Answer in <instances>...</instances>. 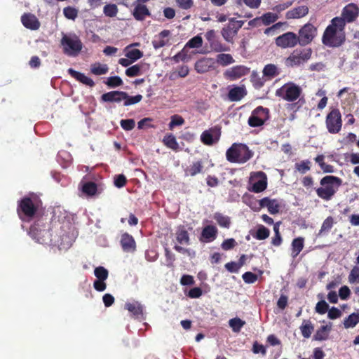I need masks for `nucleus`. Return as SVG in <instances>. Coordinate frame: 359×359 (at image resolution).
<instances>
[{
    "label": "nucleus",
    "instance_id": "f257e3e1",
    "mask_svg": "<svg viewBox=\"0 0 359 359\" xmlns=\"http://www.w3.org/2000/svg\"><path fill=\"white\" fill-rule=\"evenodd\" d=\"M344 24L339 17L332 19L322 37V42L328 47H339L345 41Z\"/></svg>",
    "mask_w": 359,
    "mask_h": 359
},
{
    "label": "nucleus",
    "instance_id": "f03ea898",
    "mask_svg": "<svg viewBox=\"0 0 359 359\" xmlns=\"http://www.w3.org/2000/svg\"><path fill=\"white\" fill-rule=\"evenodd\" d=\"M41 204V201L36 195L23 197L18 201L17 213L19 218L25 222L34 219Z\"/></svg>",
    "mask_w": 359,
    "mask_h": 359
},
{
    "label": "nucleus",
    "instance_id": "7ed1b4c3",
    "mask_svg": "<svg viewBox=\"0 0 359 359\" xmlns=\"http://www.w3.org/2000/svg\"><path fill=\"white\" fill-rule=\"evenodd\" d=\"M341 183L342 180L341 178L333 175H327L320 180V184L321 187L316 189V194L320 198L325 201H330L335 194Z\"/></svg>",
    "mask_w": 359,
    "mask_h": 359
},
{
    "label": "nucleus",
    "instance_id": "20e7f679",
    "mask_svg": "<svg viewBox=\"0 0 359 359\" xmlns=\"http://www.w3.org/2000/svg\"><path fill=\"white\" fill-rule=\"evenodd\" d=\"M303 90L301 86L294 82L290 81L276 90L275 95L288 102H294L298 100L297 103L304 102V99H300Z\"/></svg>",
    "mask_w": 359,
    "mask_h": 359
},
{
    "label": "nucleus",
    "instance_id": "39448f33",
    "mask_svg": "<svg viewBox=\"0 0 359 359\" xmlns=\"http://www.w3.org/2000/svg\"><path fill=\"white\" fill-rule=\"evenodd\" d=\"M252 156V151L244 144L234 143L226 153V159L231 163H244Z\"/></svg>",
    "mask_w": 359,
    "mask_h": 359
},
{
    "label": "nucleus",
    "instance_id": "423d86ee",
    "mask_svg": "<svg viewBox=\"0 0 359 359\" xmlns=\"http://www.w3.org/2000/svg\"><path fill=\"white\" fill-rule=\"evenodd\" d=\"M312 53L311 48H297L286 58L285 65L290 67L303 65L311 57Z\"/></svg>",
    "mask_w": 359,
    "mask_h": 359
},
{
    "label": "nucleus",
    "instance_id": "0eeeda50",
    "mask_svg": "<svg viewBox=\"0 0 359 359\" xmlns=\"http://www.w3.org/2000/svg\"><path fill=\"white\" fill-rule=\"evenodd\" d=\"M60 42L63 47L64 53L69 56L78 55L83 47L81 41L76 35L69 36L65 34L61 39Z\"/></svg>",
    "mask_w": 359,
    "mask_h": 359
},
{
    "label": "nucleus",
    "instance_id": "6e6552de",
    "mask_svg": "<svg viewBox=\"0 0 359 359\" xmlns=\"http://www.w3.org/2000/svg\"><path fill=\"white\" fill-rule=\"evenodd\" d=\"M325 126L327 131L331 134H337L341 131L342 119L341 112L338 109H332L327 114Z\"/></svg>",
    "mask_w": 359,
    "mask_h": 359
},
{
    "label": "nucleus",
    "instance_id": "1a4fd4ad",
    "mask_svg": "<svg viewBox=\"0 0 359 359\" xmlns=\"http://www.w3.org/2000/svg\"><path fill=\"white\" fill-rule=\"evenodd\" d=\"M244 22L243 20H237L232 18L229 20V22L222 28L221 34L224 39L232 43L234 37L237 35L239 29L243 27Z\"/></svg>",
    "mask_w": 359,
    "mask_h": 359
},
{
    "label": "nucleus",
    "instance_id": "9d476101",
    "mask_svg": "<svg viewBox=\"0 0 359 359\" xmlns=\"http://www.w3.org/2000/svg\"><path fill=\"white\" fill-rule=\"evenodd\" d=\"M269 118V109L262 106H259L252 111L248 123L251 127H259L263 126Z\"/></svg>",
    "mask_w": 359,
    "mask_h": 359
},
{
    "label": "nucleus",
    "instance_id": "9b49d317",
    "mask_svg": "<svg viewBox=\"0 0 359 359\" xmlns=\"http://www.w3.org/2000/svg\"><path fill=\"white\" fill-rule=\"evenodd\" d=\"M317 35V28L311 23H306L302 27L298 32L299 44L305 46L312 42Z\"/></svg>",
    "mask_w": 359,
    "mask_h": 359
},
{
    "label": "nucleus",
    "instance_id": "f8f14e48",
    "mask_svg": "<svg viewBox=\"0 0 359 359\" xmlns=\"http://www.w3.org/2000/svg\"><path fill=\"white\" fill-rule=\"evenodd\" d=\"M250 183L252 184L250 191L255 193L264 191L267 187L266 175L262 171L252 172L250 176Z\"/></svg>",
    "mask_w": 359,
    "mask_h": 359
},
{
    "label": "nucleus",
    "instance_id": "ddd939ff",
    "mask_svg": "<svg viewBox=\"0 0 359 359\" xmlns=\"http://www.w3.org/2000/svg\"><path fill=\"white\" fill-rule=\"evenodd\" d=\"M297 34L292 32H287L276 39V44L282 48H293L299 43Z\"/></svg>",
    "mask_w": 359,
    "mask_h": 359
},
{
    "label": "nucleus",
    "instance_id": "4468645a",
    "mask_svg": "<svg viewBox=\"0 0 359 359\" xmlns=\"http://www.w3.org/2000/svg\"><path fill=\"white\" fill-rule=\"evenodd\" d=\"M359 13V8L355 4L351 3L346 5L342 10L341 16L339 17L344 24V27L346 23L355 21Z\"/></svg>",
    "mask_w": 359,
    "mask_h": 359
},
{
    "label": "nucleus",
    "instance_id": "2eb2a0df",
    "mask_svg": "<svg viewBox=\"0 0 359 359\" xmlns=\"http://www.w3.org/2000/svg\"><path fill=\"white\" fill-rule=\"evenodd\" d=\"M220 136V128L215 126L206 130L201 135V141L208 146H211L217 142Z\"/></svg>",
    "mask_w": 359,
    "mask_h": 359
},
{
    "label": "nucleus",
    "instance_id": "dca6fc26",
    "mask_svg": "<svg viewBox=\"0 0 359 359\" xmlns=\"http://www.w3.org/2000/svg\"><path fill=\"white\" fill-rule=\"evenodd\" d=\"M249 72L250 68L244 65H236L227 69L224 72V76L228 80L235 81L248 74Z\"/></svg>",
    "mask_w": 359,
    "mask_h": 359
},
{
    "label": "nucleus",
    "instance_id": "f3484780",
    "mask_svg": "<svg viewBox=\"0 0 359 359\" xmlns=\"http://www.w3.org/2000/svg\"><path fill=\"white\" fill-rule=\"evenodd\" d=\"M258 203V207L255 208L256 210L266 208L269 212L271 215L278 213L281 207L280 203L278 199H271L269 197H264L259 200Z\"/></svg>",
    "mask_w": 359,
    "mask_h": 359
},
{
    "label": "nucleus",
    "instance_id": "a211bd4d",
    "mask_svg": "<svg viewBox=\"0 0 359 359\" xmlns=\"http://www.w3.org/2000/svg\"><path fill=\"white\" fill-rule=\"evenodd\" d=\"M41 219H39L34 222V223L30 226L29 234L38 242L41 243H47L46 239L43 238L45 234H48V232L46 229H42L41 226Z\"/></svg>",
    "mask_w": 359,
    "mask_h": 359
},
{
    "label": "nucleus",
    "instance_id": "6ab92c4d",
    "mask_svg": "<svg viewBox=\"0 0 359 359\" xmlns=\"http://www.w3.org/2000/svg\"><path fill=\"white\" fill-rule=\"evenodd\" d=\"M21 22L25 27L31 30H37L41 25L38 18L31 13H24L21 16Z\"/></svg>",
    "mask_w": 359,
    "mask_h": 359
},
{
    "label": "nucleus",
    "instance_id": "aec40b11",
    "mask_svg": "<svg viewBox=\"0 0 359 359\" xmlns=\"http://www.w3.org/2000/svg\"><path fill=\"white\" fill-rule=\"evenodd\" d=\"M218 230L215 226L207 225L202 231L199 240L203 243H210L216 239Z\"/></svg>",
    "mask_w": 359,
    "mask_h": 359
},
{
    "label": "nucleus",
    "instance_id": "412c9836",
    "mask_svg": "<svg viewBox=\"0 0 359 359\" xmlns=\"http://www.w3.org/2000/svg\"><path fill=\"white\" fill-rule=\"evenodd\" d=\"M215 61L210 57H203L198 60L194 65L195 70L199 74H204L212 69Z\"/></svg>",
    "mask_w": 359,
    "mask_h": 359
},
{
    "label": "nucleus",
    "instance_id": "4be33fe9",
    "mask_svg": "<svg viewBox=\"0 0 359 359\" xmlns=\"http://www.w3.org/2000/svg\"><path fill=\"white\" fill-rule=\"evenodd\" d=\"M127 96V93L124 91L114 90L104 93L101 96V100L105 102L119 103L123 101Z\"/></svg>",
    "mask_w": 359,
    "mask_h": 359
},
{
    "label": "nucleus",
    "instance_id": "5701e85b",
    "mask_svg": "<svg viewBox=\"0 0 359 359\" xmlns=\"http://www.w3.org/2000/svg\"><path fill=\"white\" fill-rule=\"evenodd\" d=\"M120 243L124 252H133L136 250L135 241L128 233L122 234Z\"/></svg>",
    "mask_w": 359,
    "mask_h": 359
},
{
    "label": "nucleus",
    "instance_id": "b1692460",
    "mask_svg": "<svg viewBox=\"0 0 359 359\" xmlns=\"http://www.w3.org/2000/svg\"><path fill=\"white\" fill-rule=\"evenodd\" d=\"M170 32L168 29L161 31L152 41V45L155 49L163 48L169 44V36Z\"/></svg>",
    "mask_w": 359,
    "mask_h": 359
},
{
    "label": "nucleus",
    "instance_id": "393cba45",
    "mask_svg": "<svg viewBox=\"0 0 359 359\" xmlns=\"http://www.w3.org/2000/svg\"><path fill=\"white\" fill-rule=\"evenodd\" d=\"M124 308L128 310L135 318H141L143 316V306L137 301L126 302Z\"/></svg>",
    "mask_w": 359,
    "mask_h": 359
},
{
    "label": "nucleus",
    "instance_id": "a878e982",
    "mask_svg": "<svg viewBox=\"0 0 359 359\" xmlns=\"http://www.w3.org/2000/svg\"><path fill=\"white\" fill-rule=\"evenodd\" d=\"M247 95V90L244 86H234L228 93V99L231 102L241 100Z\"/></svg>",
    "mask_w": 359,
    "mask_h": 359
},
{
    "label": "nucleus",
    "instance_id": "bb28decb",
    "mask_svg": "<svg viewBox=\"0 0 359 359\" xmlns=\"http://www.w3.org/2000/svg\"><path fill=\"white\" fill-rule=\"evenodd\" d=\"M308 13V6H300L288 11L285 14V18L287 20L298 19L306 16Z\"/></svg>",
    "mask_w": 359,
    "mask_h": 359
},
{
    "label": "nucleus",
    "instance_id": "cd10ccee",
    "mask_svg": "<svg viewBox=\"0 0 359 359\" xmlns=\"http://www.w3.org/2000/svg\"><path fill=\"white\" fill-rule=\"evenodd\" d=\"M67 72L71 76L81 83L85 84L89 87H93L95 86V82L93 80L86 76L83 73L77 72L72 68L68 69Z\"/></svg>",
    "mask_w": 359,
    "mask_h": 359
},
{
    "label": "nucleus",
    "instance_id": "c85d7f7f",
    "mask_svg": "<svg viewBox=\"0 0 359 359\" xmlns=\"http://www.w3.org/2000/svg\"><path fill=\"white\" fill-rule=\"evenodd\" d=\"M133 15L135 20L142 21L146 17L150 16L151 13L145 5L137 4L133 10Z\"/></svg>",
    "mask_w": 359,
    "mask_h": 359
},
{
    "label": "nucleus",
    "instance_id": "c756f323",
    "mask_svg": "<svg viewBox=\"0 0 359 359\" xmlns=\"http://www.w3.org/2000/svg\"><path fill=\"white\" fill-rule=\"evenodd\" d=\"M176 240L179 244L189 245H190V238L188 231L184 226H180L175 233Z\"/></svg>",
    "mask_w": 359,
    "mask_h": 359
},
{
    "label": "nucleus",
    "instance_id": "7c9ffc66",
    "mask_svg": "<svg viewBox=\"0 0 359 359\" xmlns=\"http://www.w3.org/2000/svg\"><path fill=\"white\" fill-rule=\"evenodd\" d=\"M331 330V325H326L320 326L313 335V340L321 341L328 339Z\"/></svg>",
    "mask_w": 359,
    "mask_h": 359
},
{
    "label": "nucleus",
    "instance_id": "2f4dec72",
    "mask_svg": "<svg viewBox=\"0 0 359 359\" xmlns=\"http://www.w3.org/2000/svg\"><path fill=\"white\" fill-rule=\"evenodd\" d=\"M304 247V238L303 237H297L294 238L291 243V256L296 258L301 252Z\"/></svg>",
    "mask_w": 359,
    "mask_h": 359
},
{
    "label": "nucleus",
    "instance_id": "473e14b6",
    "mask_svg": "<svg viewBox=\"0 0 359 359\" xmlns=\"http://www.w3.org/2000/svg\"><path fill=\"white\" fill-rule=\"evenodd\" d=\"M203 168V162L201 161H198L194 162L189 167H188L185 170V175L187 176L194 177L197 174L202 172Z\"/></svg>",
    "mask_w": 359,
    "mask_h": 359
},
{
    "label": "nucleus",
    "instance_id": "72a5a7b5",
    "mask_svg": "<svg viewBox=\"0 0 359 359\" xmlns=\"http://www.w3.org/2000/svg\"><path fill=\"white\" fill-rule=\"evenodd\" d=\"M299 329L302 336L309 339L314 330V325L310 320H303Z\"/></svg>",
    "mask_w": 359,
    "mask_h": 359
},
{
    "label": "nucleus",
    "instance_id": "f704fd0d",
    "mask_svg": "<svg viewBox=\"0 0 359 359\" xmlns=\"http://www.w3.org/2000/svg\"><path fill=\"white\" fill-rule=\"evenodd\" d=\"M109 67L106 64L95 62L90 66V72L97 76L103 75L108 72Z\"/></svg>",
    "mask_w": 359,
    "mask_h": 359
},
{
    "label": "nucleus",
    "instance_id": "c9c22d12",
    "mask_svg": "<svg viewBox=\"0 0 359 359\" xmlns=\"http://www.w3.org/2000/svg\"><path fill=\"white\" fill-rule=\"evenodd\" d=\"M263 75L269 79L274 78L280 74V71L276 65L268 64L263 69Z\"/></svg>",
    "mask_w": 359,
    "mask_h": 359
},
{
    "label": "nucleus",
    "instance_id": "e433bc0d",
    "mask_svg": "<svg viewBox=\"0 0 359 359\" xmlns=\"http://www.w3.org/2000/svg\"><path fill=\"white\" fill-rule=\"evenodd\" d=\"M216 62L222 67L228 66L235 62V60L231 54L220 53L217 55Z\"/></svg>",
    "mask_w": 359,
    "mask_h": 359
},
{
    "label": "nucleus",
    "instance_id": "4c0bfd02",
    "mask_svg": "<svg viewBox=\"0 0 359 359\" xmlns=\"http://www.w3.org/2000/svg\"><path fill=\"white\" fill-rule=\"evenodd\" d=\"M213 218L216 220L218 225L221 227L229 229L231 225V219L228 216H224L222 213L216 212Z\"/></svg>",
    "mask_w": 359,
    "mask_h": 359
},
{
    "label": "nucleus",
    "instance_id": "58836bf2",
    "mask_svg": "<svg viewBox=\"0 0 359 359\" xmlns=\"http://www.w3.org/2000/svg\"><path fill=\"white\" fill-rule=\"evenodd\" d=\"M163 142L167 147L172 149V150H177L178 149V143L175 135L172 134L165 135Z\"/></svg>",
    "mask_w": 359,
    "mask_h": 359
},
{
    "label": "nucleus",
    "instance_id": "ea45409f",
    "mask_svg": "<svg viewBox=\"0 0 359 359\" xmlns=\"http://www.w3.org/2000/svg\"><path fill=\"white\" fill-rule=\"evenodd\" d=\"M210 46L212 50L216 53H223L230 50V48L228 46L223 44L217 39L210 42Z\"/></svg>",
    "mask_w": 359,
    "mask_h": 359
},
{
    "label": "nucleus",
    "instance_id": "a19ab883",
    "mask_svg": "<svg viewBox=\"0 0 359 359\" xmlns=\"http://www.w3.org/2000/svg\"><path fill=\"white\" fill-rule=\"evenodd\" d=\"M229 325L234 332H239L241 328L245 325V321L239 318H233L229 320Z\"/></svg>",
    "mask_w": 359,
    "mask_h": 359
},
{
    "label": "nucleus",
    "instance_id": "79ce46f5",
    "mask_svg": "<svg viewBox=\"0 0 359 359\" xmlns=\"http://www.w3.org/2000/svg\"><path fill=\"white\" fill-rule=\"evenodd\" d=\"M203 45V39L200 35H196L189 39L184 46V48H198Z\"/></svg>",
    "mask_w": 359,
    "mask_h": 359
},
{
    "label": "nucleus",
    "instance_id": "37998d69",
    "mask_svg": "<svg viewBox=\"0 0 359 359\" xmlns=\"http://www.w3.org/2000/svg\"><path fill=\"white\" fill-rule=\"evenodd\" d=\"M261 18L262 23L266 26H268L275 22L278 19V15L276 13L271 12L263 14Z\"/></svg>",
    "mask_w": 359,
    "mask_h": 359
},
{
    "label": "nucleus",
    "instance_id": "c03bdc74",
    "mask_svg": "<svg viewBox=\"0 0 359 359\" xmlns=\"http://www.w3.org/2000/svg\"><path fill=\"white\" fill-rule=\"evenodd\" d=\"M334 225V219L332 216L327 217L323 222L321 228L319 231L318 235H323L328 231L332 228Z\"/></svg>",
    "mask_w": 359,
    "mask_h": 359
},
{
    "label": "nucleus",
    "instance_id": "a18cd8bd",
    "mask_svg": "<svg viewBox=\"0 0 359 359\" xmlns=\"http://www.w3.org/2000/svg\"><path fill=\"white\" fill-rule=\"evenodd\" d=\"M82 191L84 194L88 196H94L97 193V184L93 182H86L82 187Z\"/></svg>",
    "mask_w": 359,
    "mask_h": 359
},
{
    "label": "nucleus",
    "instance_id": "49530a36",
    "mask_svg": "<svg viewBox=\"0 0 359 359\" xmlns=\"http://www.w3.org/2000/svg\"><path fill=\"white\" fill-rule=\"evenodd\" d=\"M295 170L301 174H305L311 169V162L309 160L302 161L294 165Z\"/></svg>",
    "mask_w": 359,
    "mask_h": 359
},
{
    "label": "nucleus",
    "instance_id": "de8ad7c7",
    "mask_svg": "<svg viewBox=\"0 0 359 359\" xmlns=\"http://www.w3.org/2000/svg\"><path fill=\"white\" fill-rule=\"evenodd\" d=\"M359 322V313H353L344 320V325L346 328L353 327Z\"/></svg>",
    "mask_w": 359,
    "mask_h": 359
},
{
    "label": "nucleus",
    "instance_id": "09e8293b",
    "mask_svg": "<svg viewBox=\"0 0 359 359\" xmlns=\"http://www.w3.org/2000/svg\"><path fill=\"white\" fill-rule=\"evenodd\" d=\"M94 274L97 280H106L108 278L109 272L104 266H97L94 270Z\"/></svg>",
    "mask_w": 359,
    "mask_h": 359
},
{
    "label": "nucleus",
    "instance_id": "8fccbe9b",
    "mask_svg": "<svg viewBox=\"0 0 359 359\" xmlns=\"http://www.w3.org/2000/svg\"><path fill=\"white\" fill-rule=\"evenodd\" d=\"M105 84L110 88H116L123 85V80L118 76H114L107 78L104 82Z\"/></svg>",
    "mask_w": 359,
    "mask_h": 359
},
{
    "label": "nucleus",
    "instance_id": "3c124183",
    "mask_svg": "<svg viewBox=\"0 0 359 359\" xmlns=\"http://www.w3.org/2000/svg\"><path fill=\"white\" fill-rule=\"evenodd\" d=\"M126 76L129 77H135L142 74V65H135L130 67H128L126 70Z\"/></svg>",
    "mask_w": 359,
    "mask_h": 359
},
{
    "label": "nucleus",
    "instance_id": "603ef678",
    "mask_svg": "<svg viewBox=\"0 0 359 359\" xmlns=\"http://www.w3.org/2000/svg\"><path fill=\"white\" fill-rule=\"evenodd\" d=\"M269 234L270 231L264 226L260 225L256 231L255 238L257 240H264L269 236Z\"/></svg>",
    "mask_w": 359,
    "mask_h": 359
},
{
    "label": "nucleus",
    "instance_id": "864d4df0",
    "mask_svg": "<svg viewBox=\"0 0 359 359\" xmlns=\"http://www.w3.org/2000/svg\"><path fill=\"white\" fill-rule=\"evenodd\" d=\"M126 56L133 62L140 59L143 56V53L139 49H131L127 50Z\"/></svg>",
    "mask_w": 359,
    "mask_h": 359
},
{
    "label": "nucleus",
    "instance_id": "5fc2aeb1",
    "mask_svg": "<svg viewBox=\"0 0 359 359\" xmlns=\"http://www.w3.org/2000/svg\"><path fill=\"white\" fill-rule=\"evenodd\" d=\"M235 1L239 6L244 4L248 7L255 9L258 8L260 6L262 0H235Z\"/></svg>",
    "mask_w": 359,
    "mask_h": 359
},
{
    "label": "nucleus",
    "instance_id": "6e6d98bb",
    "mask_svg": "<svg viewBox=\"0 0 359 359\" xmlns=\"http://www.w3.org/2000/svg\"><path fill=\"white\" fill-rule=\"evenodd\" d=\"M104 15L107 17H115L118 13V8L116 4H107L103 8Z\"/></svg>",
    "mask_w": 359,
    "mask_h": 359
},
{
    "label": "nucleus",
    "instance_id": "4d7b16f0",
    "mask_svg": "<svg viewBox=\"0 0 359 359\" xmlns=\"http://www.w3.org/2000/svg\"><path fill=\"white\" fill-rule=\"evenodd\" d=\"M142 99V95H135V96H130L128 93H127V96L126 98H124L123 100V104L124 106H130V105H132V104H137L138 102H140Z\"/></svg>",
    "mask_w": 359,
    "mask_h": 359
},
{
    "label": "nucleus",
    "instance_id": "13d9d810",
    "mask_svg": "<svg viewBox=\"0 0 359 359\" xmlns=\"http://www.w3.org/2000/svg\"><path fill=\"white\" fill-rule=\"evenodd\" d=\"M344 161L348 164L355 165L359 163V154L357 153H346L344 154Z\"/></svg>",
    "mask_w": 359,
    "mask_h": 359
},
{
    "label": "nucleus",
    "instance_id": "bf43d9fd",
    "mask_svg": "<svg viewBox=\"0 0 359 359\" xmlns=\"http://www.w3.org/2000/svg\"><path fill=\"white\" fill-rule=\"evenodd\" d=\"M63 13L67 19L74 20L78 15V11L73 7L67 6L63 9Z\"/></svg>",
    "mask_w": 359,
    "mask_h": 359
},
{
    "label": "nucleus",
    "instance_id": "052dcab7",
    "mask_svg": "<svg viewBox=\"0 0 359 359\" xmlns=\"http://www.w3.org/2000/svg\"><path fill=\"white\" fill-rule=\"evenodd\" d=\"M328 309L329 305L325 300L319 301L315 308L316 312L321 315L326 313Z\"/></svg>",
    "mask_w": 359,
    "mask_h": 359
},
{
    "label": "nucleus",
    "instance_id": "680f3d73",
    "mask_svg": "<svg viewBox=\"0 0 359 359\" xmlns=\"http://www.w3.org/2000/svg\"><path fill=\"white\" fill-rule=\"evenodd\" d=\"M121 128L125 130H132L135 126V122L134 119H122L120 121Z\"/></svg>",
    "mask_w": 359,
    "mask_h": 359
},
{
    "label": "nucleus",
    "instance_id": "e2e57ef3",
    "mask_svg": "<svg viewBox=\"0 0 359 359\" xmlns=\"http://www.w3.org/2000/svg\"><path fill=\"white\" fill-rule=\"evenodd\" d=\"M243 280L245 283L252 284L257 280V276L252 272L248 271L243 274L242 276Z\"/></svg>",
    "mask_w": 359,
    "mask_h": 359
},
{
    "label": "nucleus",
    "instance_id": "0e129e2a",
    "mask_svg": "<svg viewBox=\"0 0 359 359\" xmlns=\"http://www.w3.org/2000/svg\"><path fill=\"white\" fill-rule=\"evenodd\" d=\"M184 123V119L179 115H174L171 117V121L169 123V128L172 130L175 126H182Z\"/></svg>",
    "mask_w": 359,
    "mask_h": 359
},
{
    "label": "nucleus",
    "instance_id": "69168bd1",
    "mask_svg": "<svg viewBox=\"0 0 359 359\" xmlns=\"http://www.w3.org/2000/svg\"><path fill=\"white\" fill-rule=\"evenodd\" d=\"M357 140V136L355 134L349 133L346 136L344 137L340 142L345 146H348L349 144L355 142Z\"/></svg>",
    "mask_w": 359,
    "mask_h": 359
},
{
    "label": "nucleus",
    "instance_id": "338daca9",
    "mask_svg": "<svg viewBox=\"0 0 359 359\" xmlns=\"http://www.w3.org/2000/svg\"><path fill=\"white\" fill-rule=\"evenodd\" d=\"M186 48H183L182 50L178 52L176 55L172 57V60L175 63L180 62V61H185L187 60V53L185 50Z\"/></svg>",
    "mask_w": 359,
    "mask_h": 359
},
{
    "label": "nucleus",
    "instance_id": "774afa93",
    "mask_svg": "<svg viewBox=\"0 0 359 359\" xmlns=\"http://www.w3.org/2000/svg\"><path fill=\"white\" fill-rule=\"evenodd\" d=\"M236 244L237 243L234 238H228L222 242L221 247L224 250H229L233 249Z\"/></svg>",
    "mask_w": 359,
    "mask_h": 359
}]
</instances>
